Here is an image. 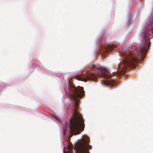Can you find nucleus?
Masks as SVG:
<instances>
[{
	"label": "nucleus",
	"mask_w": 153,
	"mask_h": 153,
	"mask_svg": "<svg viewBox=\"0 0 153 153\" xmlns=\"http://www.w3.org/2000/svg\"><path fill=\"white\" fill-rule=\"evenodd\" d=\"M92 69L93 71L92 73L84 76H78L77 77V79L85 82L88 81H94L96 82L97 81L98 78L94 74H97L99 76L102 77V79L101 80L103 84L106 86L112 85L114 87L115 82L113 79L108 75V71L106 69L103 68H92Z\"/></svg>",
	"instance_id": "f257e3e1"
},
{
	"label": "nucleus",
	"mask_w": 153,
	"mask_h": 153,
	"mask_svg": "<svg viewBox=\"0 0 153 153\" xmlns=\"http://www.w3.org/2000/svg\"><path fill=\"white\" fill-rule=\"evenodd\" d=\"M72 98L75 100V103L76 105H77V99L79 97H80L81 98L82 96H71Z\"/></svg>",
	"instance_id": "0eeeda50"
},
{
	"label": "nucleus",
	"mask_w": 153,
	"mask_h": 153,
	"mask_svg": "<svg viewBox=\"0 0 153 153\" xmlns=\"http://www.w3.org/2000/svg\"><path fill=\"white\" fill-rule=\"evenodd\" d=\"M88 139H84L76 146V149L78 153H89Z\"/></svg>",
	"instance_id": "20e7f679"
},
{
	"label": "nucleus",
	"mask_w": 153,
	"mask_h": 153,
	"mask_svg": "<svg viewBox=\"0 0 153 153\" xmlns=\"http://www.w3.org/2000/svg\"><path fill=\"white\" fill-rule=\"evenodd\" d=\"M70 130L72 135L78 134L84 128V121L82 117L76 112L70 118Z\"/></svg>",
	"instance_id": "f03ea898"
},
{
	"label": "nucleus",
	"mask_w": 153,
	"mask_h": 153,
	"mask_svg": "<svg viewBox=\"0 0 153 153\" xmlns=\"http://www.w3.org/2000/svg\"><path fill=\"white\" fill-rule=\"evenodd\" d=\"M68 128H66L65 130H64V131H63V134H66V131L68 130Z\"/></svg>",
	"instance_id": "6e6552de"
},
{
	"label": "nucleus",
	"mask_w": 153,
	"mask_h": 153,
	"mask_svg": "<svg viewBox=\"0 0 153 153\" xmlns=\"http://www.w3.org/2000/svg\"><path fill=\"white\" fill-rule=\"evenodd\" d=\"M113 50V46L111 45H108L105 48H103L102 50H101V51L102 52H103V51H104V52H108L110 51H112Z\"/></svg>",
	"instance_id": "423d86ee"
},
{
	"label": "nucleus",
	"mask_w": 153,
	"mask_h": 153,
	"mask_svg": "<svg viewBox=\"0 0 153 153\" xmlns=\"http://www.w3.org/2000/svg\"><path fill=\"white\" fill-rule=\"evenodd\" d=\"M64 128H65V126L64 127Z\"/></svg>",
	"instance_id": "1a4fd4ad"
},
{
	"label": "nucleus",
	"mask_w": 153,
	"mask_h": 153,
	"mask_svg": "<svg viewBox=\"0 0 153 153\" xmlns=\"http://www.w3.org/2000/svg\"><path fill=\"white\" fill-rule=\"evenodd\" d=\"M65 90L67 94H70V96H84L85 94V91L83 87H79V89H78L74 85H71L70 82H69L67 91L65 88Z\"/></svg>",
	"instance_id": "7ed1b4c3"
},
{
	"label": "nucleus",
	"mask_w": 153,
	"mask_h": 153,
	"mask_svg": "<svg viewBox=\"0 0 153 153\" xmlns=\"http://www.w3.org/2000/svg\"><path fill=\"white\" fill-rule=\"evenodd\" d=\"M73 146L72 144H68L67 148V149L68 150L66 151L65 150V148H64V153H73Z\"/></svg>",
	"instance_id": "39448f33"
}]
</instances>
